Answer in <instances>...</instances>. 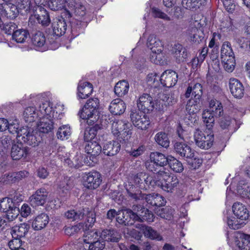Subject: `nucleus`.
I'll return each instance as SVG.
<instances>
[{"mask_svg":"<svg viewBox=\"0 0 250 250\" xmlns=\"http://www.w3.org/2000/svg\"><path fill=\"white\" fill-rule=\"evenodd\" d=\"M93 125V126L91 127L86 128L85 130L84 138L86 142L93 141L96 136L99 127L97 124L95 125L94 124Z\"/></svg>","mask_w":250,"mask_h":250,"instance_id":"nucleus-54","label":"nucleus"},{"mask_svg":"<svg viewBox=\"0 0 250 250\" xmlns=\"http://www.w3.org/2000/svg\"><path fill=\"white\" fill-rule=\"evenodd\" d=\"M49 222V216L45 213H41L38 215L34 219L32 226L37 230L44 228Z\"/></svg>","mask_w":250,"mask_h":250,"instance_id":"nucleus-33","label":"nucleus"},{"mask_svg":"<svg viewBox=\"0 0 250 250\" xmlns=\"http://www.w3.org/2000/svg\"><path fill=\"white\" fill-rule=\"evenodd\" d=\"M99 233L96 230L86 231L84 232L83 236V242L86 244L90 245L99 237Z\"/></svg>","mask_w":250,"mask_h":250,"instance_id":"nucleus-57","label":"nucleus"},{"mask_svg":"<svg viewBox=\"0 0 250 250\" xmlns=\"http://www.w3.org/2000/svg\"><path fill=\"white\" fill-rule=\"evenodd\" d=\"M174 49V57L178 62H184L186 61L188 57V53L181 44H176Z\"/></svg>","mask_w":250,"mask_h":250,"instance_id":"nucleus-39","label":"nucleus"},{"mask_svg":"<svg viewBox=\"0 0 250 250\" xmlns=\"http://www.w3.org/2000/svg\"><path fill=\"white\" fill-rule=\"evenodd\" d=\"M226 222L228 227L233 229H239L245 224V222L231 214H227Z\"/></svg>","mask_w":250,"mask_h":250,"instance_id":"nucleus-40","label":"nucleus"},{"mask_svg":"<svg viewBox=\"0 0 250 250\" xmlns=\"http://www.w3.org/2000/svg\"><path fill=\"white\" fill-rule=\"evenodd\" d=\"M35 3L37 4L36 9H33V12H37V14L35 15V17L39 23H41L43 25H47L50 23V20L49 15L47 11L40 4V3H37V0H35Z\"/></svg>","mask_w":250,"mask_h":250,"instance_id":"nucleus-28","label":"nucleus"},{"mask_svg":"<svg viewBox=\"0 0 250 250\" xmlns=\"http://www.w3.org/2000/svg\"><path fill=\"white\" fill-rule=\"evenodd\" d=\"M178 79V75L174 71L167 70L161 75L160 83L163 86L171 87L175 85Z\"/></svg>","mask_w":250,"mask_h":250,"instance_id":"nucleus-23","label":"nucleus"},{"mask_svg":"<svg viewBox=\"0 0 250 250\" xmlns=\"http://www.w3.org/2000/svg\"><path fill=\"white\" fill-rule=\"evenodd\" d=\"M146 45L150 51L148 59L152 63L161 65L167 63L163 52L164 43L158 37L154 34L150 35L147 39Z\"/></svg>","mask_w":250,"mask_h":250,"instance_id":"nucleus-4","label":"nucleus"},{"mask_svg":"<svg viewBox=\"0 0 250 250\" xmlns=\"http://www.w3.org/2000/svg\"><path fill=\"white\" fill-rule=\"evenodd\" d=\"M136 182L137 188H146V185L154 187L157 186L163 190L167 193H172L179 183L177 176L172 174L168 170L162 168L154 174V176H148L145 172H141L134 176H130L127 182L125 184V188L129 191L131 196L133 193V183Z\"/></svg>","mask_w":250,"mask_h":250,"instance_id":"nucleus-1","label":"nucleus"},{"mask_svg":"<svg viewBox=\"0 0 250 250\" xmlns=\"http://www.w3.org/2000/svg\"><path fill=\"white\" fill-rule=\"evenodd\" d=\"M150 162L146 163V168L149 171H156V167H164L167 164L168 156L159 152H151L150 154Z\"/></svg>","mask_w":250,"mask_h":250,"instance_id":"nucleus-13","label":"nucleus"},{"mask_svg":"<svg viewBox=\"0 0 250 250\" xmlns=\"http://www.w3.org/2000/svg\"><path fill=\"white\" fill-rule=\"evenodd\" d=\"M129 88L128 83L125 80H122L116 84L114 87V92L117 96L123 97L128 93Z\"/></svg>","mask_w":250,"mask_h":250,"instance_id":"nucleus-43","label":"nucleus"},{"mask_svg":"<svg viewBox=\"0 0 250 250\" xmlns=\"http://www.w3.org/2000/svg\"><path fill=\"white\" fill-rule=\"evenodd\" d=\"M137 216L135 215V212L130 209H124L118 211L116 217L117 221L121 224L125 226L133 225L135 221V218Z\"/></svg>","mask_w":250,"mask_h":250,"instance_id":"nucleus-16","label":"nucleus"},{"mask_svg":"<svg viewBox=\"0 0 250 250\" xmlns=\"http://www.w3.org/2000/svg\"><path fill=\"white\" fill-rule=\"evenodd\" d=\"M105 247V242L101 240L100 237L88 246L89 250H102Z\"/></svg>","mask_w":250,"mask_h":250,"instance_id":"nucleus-63","label":"nucleus"},{"mask_svg":"<svg viewBox=\"0 0 250 250\" xmlns=\"http://www.w3.org/2000/svg\"><path fill=\"white\" fill-rule=\"evenodd\" d=\"M52 28L53 33L57 36L60 37L63 35L67 28L65 20L62 17L56 18L52 23Z\"/></svg>","mask_w":250,"mask_h":250,"instance_id":"nucleus-31","label":"nucleus"},{"mask_svg":"<svg viewBox=\"0 0 250 250\" xmlns=\"http://www.w3.org/2000/svg\"><path fill=\"white\" fill-rule=\"evenodd\" d=\"M81 179L83 186L89 189H96L102 181L101 174L96 170L83 173Z\"/></svg>","mask_w":250,"mask_h":250,"instance_id":"nucleus-10","label":"nucleus"},{"mask_svg":"<svg viewBox=\"0 0 250 250\" xmlns=\"http://www.w3.org/2000/svg\"><path fill=\"white\" fill-rule=\"evenodd\" d=\"M126 104L122 99H115L111 101L109 106L110 112L113 115H120L124 113Z\"/></svg>","mask_w":250,"mask_h":250,"instance_id":"nucleus-30","label":"nucleus"},{"mask_svg":"<svg viewBox=\"0 0 250 250\" xmlns=\"http://www.w3.org/2000/svg\"><path fill=\"white\" fill-rule=\"evenodd\" d=\"M132 125L127 121L115 120L111 125V132L115 136L121 135L124 140H127L132 134Z\"/></svg>","mask_w":250,"mask_h":250,"instance_id":"nucleus-9","label":"nucleus"},{"mask_svg":"<svg viewBox=\"0 0 250 250\" xmlns=\"http://www.w3.org/2000/svg\"><path fill=\"white\" fill-rule=\"evenodd\" d=\"M101 240L108 242H118L121 238L120 234L114 229H106L99 232Z\"/></svg>","mask_w":250,"mask_h":250,"instance_id":"nucleus-32","label":"nucleus"},{"mask_svg":"<svg viewBox=\"0 0 250 250\" xmlns=\"http://www.w3.org/2000/svg\"><path fill=\"white\" fill-rule=\"evenodd\" d=\"M177 133L179 137L185 142H188L190 136L191 130L188 126L187 128L179 125L177 127Z\"/></svg>","mask_w":250,"mask_h":250,"instance_id":"nucleus-55","label":"nucleus"},{"mask_svg":"<svg viewBox=\"0 0 250 250\" xmlns=\"http://www.w3.org/2000/svg\"><path fill=\"white\" fill-rule=\"evenodd\" d=\"M39 112L41 114L39 122L37 124L38 130L42 133H48L53 128V119L57 118L61 119L63 113L61 112L57 115L52 110V104L49 101L43 102L39 106Z\"/></svg>","mask_w":250,"mask_h":250,"instance_id":"nucleus-3","label":"nucleus"},{"mask_svg":"<svg viewBox=\"0 0 250 250\" xmlns=\"http://www.w3.org/2000/svg\"><path fill=\"white\" fill-rule=\"evenodd\" d=\"M83 214L79 213V219L82 218L85 220V226L88 228H91L96 221L95 213L90 211L88 208L83 209Z\"/></svg>","mask_w":250,"mask_h":250,"instance_id":"nucleus-37","label":"nucleus"},{"mask_svg":"<svg viewBox=\"0 0 250 250\" xmlns=\"http://www.w3.org/2000/svg\"><path fill=\"white\" fill-rule=\"evenodd\" d=\"M205 130L197 128L194 132V140L196 145L202 149H208L213 145L214 134L212 127H208Z\"/></svg>","mask_w":250,"mask_h":250,"instance_id":"nucleus-8","label":"nucleus"},{"mask_svg":"<svg viewBox=\"0 0 250 250\" xmlns=\"http://www.w3.org/2000/svg\"><path fill=\"white\" fill-rule=\"evenodd\" d=\"M19 133V140L29 145L35 146L41 142V138L39 133L27 126H22Z\"/></svg>","mask_w":250,"mask_h":250,"instance_id":"nucleus-11","label":"nucleus"},{"mask_svg":"<svg viewBox=\"0 0 250 250\" xmlns=\"http://www.w3.org/2000/svg\"><path fill=\"white\" fill-rule=\"evenodd\" d=\"M121 148V145L116 141H109L103 146V153L108 156H113L117 154Z\"/></svg>","mask_w":250,"mask_h":250,"instance_id":"nucleus-35","label":"nucleus"},{"mask_svg":"<svg viewBox=\"0 0 250 250\" xmlns=\"http://www.w3.org/2000/svg\"><path fill=\"white\" fill-rule=\"evenodd\" d=\"M135 227L142 231L145 236L146 238L157 241L163 240L162 236L156 230L153 229L150 227L146 226L143 224H136Z\"/></svg>","mask_w":250,"mask_h":250,"instance_id":"nucleus-29","label":"nucleus"},{"mask_svg":"<svg viewBox=\"0 0 250 250\" xmlns=\"http://www.w3.org/2000/svg\"><path fill=\"white\" fill-rule=\"evenodd\" d=\"M221 59L229 58L230 56L234 57V53L231 47V44L229 42H225L223 43L221 50Z\"/></svg>","mask_w":250,"mask_h":250,"instance_id":"nucleus-56","label":"nucleus"},{"mask_svg":"<svg viewBox=\"0 0 250 250\" xmlns=\"http://www.w3.org/2000/svg\"><path fill=\"white\" fill-rule=\"evenodd\" d=\"M30 227L26 223H21L19 225H16L11 230V234L13 238L21 239L25 236L28 231Z\"/></svg>","mask_w":250,"mask_h":250,"instance_id":"nucleus-34","label":"nucleus"},{"mask_svg":"<svg viewBox=\"0 0 250 250\" xmlns=\"http://www.w3.org/2000/svg\"><path fill=\"white\" fill-rule=\"evenodd\" d=\"M92 16L91 13L86 9L84 5H79V24L83 27L87 26V23L91 21Z\"/></svg>","mask_w":250,"mask_h":250,"instance_id":"nucleus-36","label":"nucleus"},{"mask_svg":"<svg viewBox=\"0 0 250 250\" xmlns=\"http://www.w3.org/2000/svg\"><path fill=\"white\" fill-rule=\"evenodd\" d=\"M85 147V151L93 156L98 155L101 152V146L96 141H91L87 142Z\"/></svg>","mask_w":250,"mask_h":250,"instance_id":"nucleus-45","label":"nucleus"},{"mask_svg":"<svg viewBox=\"0 0 250 250\" xmlns=\"http://www.w3.org/2000/svg\"><path fill=\"white\" fill-rule=\"evenodd\" d=\"M24 119L26 122H33L38 117L41 116L40 113L37 112L34 106L27 107L23 113Z\"/></svg>","mask_w":250,"mask_h":250,"instance_id":"nucleus-42","label":"nucleus"},{"mask_svg":"<svg viewBox=\"0 0 250 250\" xmlns=\"http://www.w3.org/2000/svg\"><path fill=\"white\" fill-rule=\"evenodd\" d=\"M0 209L6 213V218L10 221L15 219L20 213L18 207L14 205L10 197H5L0 200Z\"/></svg>","mask_w":250,"mask_h":250,"instance_id":"nucleus-12","label":"nucleus"},{"mask_svg":"<svg viewBox=\"0 0 250 250\" xmlns=\"http://www.w3.org/2000/svg\"><path fill=\"white\" fill-rule=\"evenodd\" d=\"M200 102V99L192 98L187 103L186 110L189 115L192 114V116L190 115L188 117V119L190 120L189 117L191 116V123H195L197 120V117L195 114L200 110L201 106Z\"/></svg>","mask_w":250,"mask_h":250,"instance_id":"nucleus-25","label":"nucleus"},{"mask_svg":"<svg viewBox=\"0 0 250 250\" xmlns=\"http://www.w3.org/2000/svg\"><path fill=\"white\" fill-rule=\"evenodd\" d=\"M17 25L13 22H10L4 24H3L1 30L3 31L5 33L8 35H11L17 28Z\"/></svg>","mask_w":250,"mask_h":250,"instance_id":"nucleus-64","label":"nucleus"},{"mask_svg":"<svg viewBox=\"0 0 250 250\" xmlns=\"http://www.w3.org/2000/svg\"><path fill=\"white\" fill-rule=\"evenodd\" d=\"M225 70L229 73L232 72L235 66V59L234 57L230 56L229 58L222 59Z\"/></svg>","mask_w":250,"mask_h":250,"instance_id":"nucleus-59","label":"nucleus"},{"mask_svg":"<svg viewBox=\"0 0 250 250\" xmlns=\"http://www.w3.org/2000/svg\"><path fill=\"white\" fill-rule=\"evenodd\" d=\"M16 6L20 11H24L28 12L31 10L33 11V9H36V6H33L31 3V0H17Z\"/></svg>","mask_w":250,"mask_h":250,"instance_id":"nucleus-52","label":"nucleus"},{"mask_svg":"<svg viewBox=\"0 0 250 250\" xmlns=\"http://www.w3.org/2000/svg\"><path fill=\"white\" fill-rule=\"evenodd\" d=\"M138 109L144 113H149L156 110V101H154L152 97L148 94L141 95L137 100Z\"/></svg>","mask_w":250,"mask_h":250,"instance_id":"nucleus-14","label":"nucleus"},{"mask_svg":"<svg viewBox=\"0 0 250 250\" xmlns=\"http://www.w3.org/2000/svg\"><path fill=\"white\" fill-rule=\"evenodd\" d=\"M233 215L245 222L249 219V212L247 207L240 202H235L232 206Z\"/></svg>","mask_w":250,"mask_h":250,"instance_id":"nucleus-26","label":"nucleus"},{"mask_svg":"<svg viewBox=\"0 0 250 250\" xmlns=\"http://www.w3.org/2000/svg\"><path fill=\"white\" fill-rule=\"evenodd\" d=\"M92 84L88 82H81L79 83V98L85 99L92 93Z\"/></svg>","mask_w":250,"mask_h":250,"instance_id":"nucleus-41","label":"nucleus"},{"mask_svg":"<svg viewBox=\"0 0 250 250\" xmlns=\"http://www.w3.org/2000/svg\"><path fill=\"white\" fill-rule=\"evenodd\" d=\"M70 128L68 125H64L60 126L57 132V136L61 140H67L70 135Z\"/></svg>","mask_w":250,"mask_h":250,"instance_id":"nucleus-60","label":"nucleus"},{"mask_svg":"<svg viewBox=\"0 0 250 250\" xmlns=\"http://www.w3.org/2000/svg\"><path fill=\"white\" fill-rule=\"evenodd\" d=\"M167 164L171 170L175 173H182L184 169L182 162L172 156H168Z\"/></svg>","mask_w":250,"mask_h":250,"instance_id":"nucleus-44","label":"nucleus"},{"mask_svg":"<svg viewBox=\"0 0 250 250\" xmlns=\"http://www.w3.org/2000/svg\"><path fill=\"white\" fill-rule=\"evenodd\" d=\"M58 188L62 189L63 192L65 190H68L72 185V180L68 177H62L57 179L56 181Z\"/></svg>","mask_w":250,"mask_h":250,"instance_id":"nucleus-49","label":"nucleus"},{"mask_svg":"<svg viewBox=\"0 0 250 250\" xmlns=\"http://www.w3.org/2000/svg\"><path fill=\"white\" fill-rule=\"evenodd\" d=\"M175 210L173 208L169 207H167L165 208H162L157 212L158 216L166 220H171L174 214Z\"/></svg>","mask_w":250,"mask_h":250,"instance_id":"nucleus-58","label":"nucleus"},{"mask_svg":"<svg viewBox=\"0 0 250 250\" xmlns=\"http://www.w3.org/2000/svg\"><path fill=\"white\" fill-rule=\"evenodd\" d=\"M19 10L16 5L12 3L0 4V14L9 19L15 18L19 13Z\"/></svg>","mask_w":250,"mask_h":250,"instance_id":"nucleus-27","label":"nucleus"},{"mask_svg":"<svg viewBox=\"0 0 250 250\" xmlns=\"http://www.w3.org/2000/svg\"><path fill=\"white\" fill-rule=\"evenodd\" d=\"M48 196V192L44 188L37 189L35 192L30 196V203L33 207L43 206L46 202Z\"/></svg>","mask_w":250,"mask_h":250,"instance_id":"nucleus-18","label":"nucleus"},{"mask_svg":"<svg viewBox=\"0 0 250 250\" xmlns=\"http://www.w3.org/2000/svg\"><path fill=\"white\" fill-rule=\"evenodd\" d=\"M10 133L12 134H17V137L19 139L20 137V131L22 129V127H20V125L17 120L12 121L10 123H8L7 126Z\"/></svg>","mask_w":250,"mask_h":250,"instance_id":"nucleus-62","label":"nucleus"},{"mask_svg":"<svg viewBox=\"0 0 250 250\" xmlns=\"http://www.w3.org/2000/svg\"><path fill=\"white\" fill-rule=\"evenodd\" d=\"M174 147L176 152L181 157L190 159L194 156V150L184 142L176 141Z\"/></svg>","mask_w":250,"mask_h":250,"instance_id":"nucleus-24","label":"nucleus"},{"mask_svg":"<svg viewBox=\"0 0 250 250\" xmlns=\"http://www.w3.org/2000/svg\"><path fill=\"white\" fill-rule=\"evenodd\" d=\"M191 93L192 96H194V98L200 100L203 93L202 85L199 83H196L193 87L188 86L185 94L186 98H188Z\"/></svg>","mask_w":250,"mask_h":250,"instance_id":"nucleus-38","label":"nucleus"},{"mask_svg":"<svg viewBox=\"0 0 250 250\" xmlns=\"http://www.w3.org/2000/svg\"><path fill=\"white\" fill-rule=\"evenodd\" d=\"M145 113L133 111L130 114L131 121L134 126L138 129L146 130L149 126L150 123L149 119Z\"/></svg>","mask_w":250,"mask_h":250,"instance_id":"nucleus-15","label":"nucleus"},{"mask_svg":"<svg viewBox=\"0 0 250 250\" xmlns=\"http://www.w3.org/2000/svg\"><path fill=\"white\" fill-rule=\"evenodd\" d=\"M32 44L37 48L43 46L45 43V37L41 32H38L34 34L31 39Z\"/></svg>","mask_w":250,"mask_h":250,"instance_id":"nucleus-51","label":"nucleus"},{"mask_svg":"<svg viewBox=\"0 0 250 250\" xmlns=\"http://www.w3.org/2000/svg\"><path fill=\"white\" fill-rule=\"evenodd\" d=\"M236 180V178L233 179V182L231 183L229 188H227L226 192V197L228 199L230 194V191H232L235 193H237L242 197H247L250 198V188L248 186L247 184H246L244 181H241L239 185L235 188V182Z\"/></svg>","mask_w":250,"mask_h":250,"instance_id":"nucleus-17","label":"nucleus"},{"mask_svg":"<svg viewBox=\"0 0 250 250\" xmlns=\"http://www.w3.org/2000/svg\"><path fill=\"white\" fill-rule=\"evenodd\" d=\"M219 29L223 33H229L235 30V27L232 23V20L229 17H226L221 21Z\"/></svg>","mask_w":250,"mask_h":250,"instance_id":"nucleus-47","label":"nucleus"},{"mask_svg":"<svg viewBox=\"0 0 250 250\" xmlns=\"http://www.w3.org/2000/svg\"><path fill=\"white\" fill-rule=\"evenodd\" d=\"M156 142L163 147L167 148L169 146V140L167 134L161 131L158 132L154 137Z\"/></svg>","mask_w":250,"mask_h":250,"instance_id":"nucleus-50","label":"nucleus"},{"mask_svg":"<svg viewBox=\"0 0 250 250\" xmlns=\"http://www.w3.org/2000/svg\"><path fill=\"white\" fill-rule=\"evenodd\" d=\"M99 103L98 98H90L87 101L81 110L80 117L86 120L89 125H93L99 119Z\"/></svg>","mask_w":250,"mask_h":250,"instance_id":"nucleus-5","label":"nucleus"},{"mask_svg":"<svg viewBox=\"0 0 250 250\" xmlns=\"http://www.w3.org/2000/svg\"><path fill=\"white\" fill-rule=\"evenodd\" d=\"M160 98V100H156V110L163 111L177 102V99L172 93L164 94Z\"/></svg>","mask_w":250,"mask_h":250,"instance_id":"nucleus-21","label":"nucleus"},{"mask_svg":"<svg viewBox=\"0 0 250 250\" xmlns=\"http://www.w3.org/2000/svg\"><path fill=\"white\" fill-rule=\"evenodd\" d=\"M188 33L191 41L194 43H199L203 39L201 31L197 27L189 28Z\"/></svg>","mask_w":250,"mask_h":250,"instance_id":"nucleus-46","label":"nucleus"},{"mask_svg":"<svg viewBox=\"0 0 250 250\" xmlns=\"http://www.w3.org/2000/svg\"><path fill=\"white\" fill-rule=\"evenodd\" d=\"M64 0H50L48 2L49 7L53 11L62 10L65 7Z\"/></svg>","mask_w":250,"mask_h":250,"instance_id":"nucleus-61","label":"nucleus"},{"mask_svg":"<svg viewBox=\"0 0 250 250\" xmlns=\"http://www.w3.org/2000/svg\"><path fill=\"white\" fill-rule=\"evenodd\" d=\"M28 36L29 33L27 30L20 29L12 33V39L17 43H23Z\"/></svg>","mask_w":250,"mask_h":250,"instance_id":"nucleus-48","label":"nucleus"},{"mask_svg":"<svg viewBox=\"0 0 250 250\" xmlns=\"http://www.w3.org/2000/svg\"><path fill=\"white\" fill-rule=\"evenodd\" d=\"M228 244L232 250H250V235L234 232L228 236Z\"/></svg>","mask_w":250,"mask_h":250,"instance_id":"nucleus-7","label":"nucleus"},{"mask_svg":"<svg viewBox=\"0 0 250 250\" xmlns=\"http://www.w3.org/2000/svg\"><path fill=\"white\" fill-rule=\"evenodd\" d=\"M132 184L133 187L134 188L132 189L133 190L131 191L133 193V196H131L129 191L126 189L129 196L132 199L135 200H142L145 199L147 204H150L153 206L161 207L165 205L166 203V200L162 195L157 193H153L147 195L143 194L141 193L140 191V189L142 188H139V187H137V186L136 185V183L133 182ZM146 186H147L146 185ZM145 189H146L147 187H146V188Z\"/></svg>","mask_w":250,"mask_h":250,"instance_id":"nucleus-6","label":"nucleus"},{"mask_svg":"<svg viewBox=\"0 0 250 250\" xmlns=\"http://www.w3.org/2000/svg\"><path fill=\"white\" fill-rule=\"evenodd\" d=\"M230 93L236 98L240 99L243 97L245 88L243 83L238 79L231 78L229 82Z\"/></svg>","mask_w":250,"mask_h":250,"instance_id":"nucleus-22","label":"nucleus"},{"mask_svg":"<svg viewBox=\"0 0 250 250\" xmlns=\"http://www.w3.org/2000/svg\"><path fill=\"white\" fill-rule=\"evenodd\" d=\"M208 109L203 111L202 117L208 127H212L214 124V117L220 118L218 123L222 129H229L235 123L234 119L224 114L221 102L216 99H211L209 102Z\"/></svg>","mask_w":250,"mask_h":250,"instance_id":"nucleus-2","label":"nucleus"},{"mask_svg":"<svg viewBox=\"0 0 250 250\" xmlns=\"http://www.w3.org/2000/svg\"><path fill=\"white\" fill-rule=\"evenodd\" d=\"M132 209L135 212V215L137 216V218H135V221H146L148 222H152L154 221L153 214L147 208L141 205H134Z\"/></svg>","mask_w":250,"mask_h":250,"instance_id":"nucleus-19","label":"nucleus"},{"mask_svg":"<svg viewBox=\"0 0 250 250\" xmlns=\"http://www.w3.org/2000/svg\"><path fill=\"white\" fill-rule=\"evenodd\" d=\"M160 77L155 72H151L147 74L146 78V82L148 86L156 87L160 83Z\"/></svg>","mask_w":250,"mask_h":250,"instance_id":"nucleus-53","label":"nucleus"},{"mask_svg":"<svg viewBox=\"0 0 250 250\" xmlns=\"http://www.w3.org/2000/svg\"><path fill=\"white\" fill-rule=\"evenodd\" d=\"M30 154V149L22 143H17L12 146L11 156L14 160L24 159Z\"/></svg>","mask_w":250,"mask_h":250,"instance_id":"nucleus-20","label":"nucleus"}]
</instances>
